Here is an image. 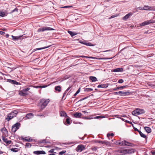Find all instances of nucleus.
<instances>
[{
  "mask_svg": "<svg viewBox=\"0 0 155 155\" xmlns=\"http://www.w3.org/2000/svg\"><path fill=\"white\" fill-rule=\"evenodd\" d=\"M114 95H117L122 96H125L129 95L130 94V93L129 92H123L122 91H119L118 92H116L114 93Z\"/></svg>",
  "mask_w": 155,
  "mask_h": 155,
  "instance_id": "3",
  "label": "nucleus"
},
{
  "mask_svg": "<svg viewBox=\"0 0 155 155\" xmlns=\"http://www.w3.org/2000/svg\"><path fill=\"white\" fill-rule=\"evenodd\" d=\"M34 116L33 114L31 113L27 114L26 115V117L28 119L31 118Z\"/></svg>",
  "mask_w": 155,
  "mask_h": 155,
  "instance_id": "26",
  "label": "nucleus"
},
{
  "mask_svg": "<svg viewBox=\"0 0 155 155\" xmlns=\"http://www.w3.org/2000/svg\"><path fill=\"white\" fill-rule=\"evenodd\" d=\"M5 69L8 71L9 72H11V71H13V70L16 69L15 68L10 67L9 66H5Z\"/></svg>",
  "mask_w": 155,
  "mask_h": 155,
  "instance_id": "17",
  "label": "nucleus"
},
{
  "mask_svg": "<svg viewBox=\"0 0 155 155\" xmlns=\"http://www.w3.org/2000/svg\"><path fill=\"white\" fill-rule=\"evenodd\" d=\"M94 45H95L92 44L91 43H90V42H88V46H94Z\"/></svg>",
  "mask_w": 155,
  "mask_h": 155,
  "instance_id": "50",
  "label": "nucleus"
},
{
  "mask_svg": "<svg viewBox=\"0 0 155 155\" xmlns=\"http://www.w3.org/2000/svg\"><path fill=\"white\" fill-rule=\"evenodd\" d=\"M18 9L17 8H15V9H14V10H12V12H11L12 13H13L15 11L16 12H18Z\"/></svg>",
  "mask_w": 155,
  "mask_h": 155,
  "instance_id": "46",
  "label": "nucleus"
},
{
  "mask_svg": "<svg viewBox=\"0 0 155 155\" xmlns=\"http://www.w3.org/2000/svg\"><path fill=\"white\" fill-rule=\"evenodd\" d=\"M33 153L35 154L39 155V154H46L45 152L43 150L42 151H35L33 152Z\"/></svg>",
  "mask_w": 155,
  "mask_h": 155,
  "instance_id": "13",
  "label": "nucleus"
},
{
  "mask_svg": "<svg viewBox=\"0 0 155 155\" xmlns=\"http://www.w3.org/2000/svg\"><path fill=\"white\" fill-rule=\"evenodd\" d=\"M88 58H91L93 59H97L99 60L101 59H110V58H97L95 57H88Z\"/></svg>",
  "mask_w": 155,
  "mask_h": 155,
  "instance_id": "33",
  "label": "nucleus"
},
{
  "mask_svg": "<svg viewBox=\"0 0 155 155\" xmlns=\"http://www.w3.org/2000/svg\"><path fill=\"white\" fill-rule=\"evenodd\" d=\"M114 143L117 145H119L120 146H123V141L121 142L120 140L115 141Z\"/></svg>",
  "mask_w": 155,
  "mask_h": 155,
  "instance_id": "25",
  "label": "nucleus"
},
{
  "mask_svg": "<svg viewBox=\"0 0 155 155\" xmlns=\"http://www.w3.org/2000/svg\"><path fill=\"white\" fill-rule=\"evenodd\" d=\"M72 7V6H65L61 7V8H71V7Z\"/></svg>",
  "mask_w": 155,
  "mask_h": 155,
  "instance_id": "48",
  "label": "nucleus"
},
{
  "mask_svg": "<svg viewBox=\"0 0 155 155\" xmlns=\"http://www.w3.org/2000/svg\"><path fill=\"white\" fill-rule=\"evenodd\" d=\"M48 47H44L43 48H37L36 49H34V51L37 50H42L43 49L46 48H47Z\"/></svg>",
  "mask_w": 155,
  "mask_h": 155,
  "instance_id": "40",
  "label": "nucleus"
},
{
  "mask_svg": "<svg viewBox=\"0 0 155 155\" xmlns=\"http://www.w3.org/2000/svg\"><path fill=\"white\" fill-rule=\"evenodd\" d=\"M11 151H12L14 152H16L18 151L19 149L18 148H12L10 149Z\"/></svg>",
  "mask_w": 155,
  "mask_h": 155,
  "instance_id": "32",
  "label": "nucleus"
},
{
  "mask_svg": "<svg viewBox=\"0 0 155 155\" xmlns=\"http://www.w3.org/2000/svg\"><path fill=\"white\" fill-rule=\"evenodd\" d=\"M71 88V87H69L67 90L65 91V92H66V93H67V92Z\"/></svg>",
  "mask_w": 155,
  "mask_h": 155,
  "instance_id": "55",
  "label": "nucleus"
},
{
  "mask_svg": "<svg viewBox=\"0 0 155 155\" xmlns=\"http://www.w3.org/2000/svg\"><path fill=\"white\" fill-rule=\"evenodd\" d=\"M2 131L3 133V135L4 136H8V131L7 129L5 127H4L2 130Z\"/></svg>",
  "mask_w": 155,
  "mask_h": 155,
  "instance_id": "21",
  "label": "nucleus"
},
{
  "mask_svg": "<svg viewBox=\"0 0 155 155\" xmlns=\"http://www.w3.org/2000/svg\"><path fill=\"white\" fill-rule=\"evenodd\" d=\"M5 136L2 135V139L5 143L8 144H10L12 143V141L11 140H8L7 138H6Z\"/></svg>",
  "mask_w": 155,
  "mask_h": 155,
  "instance_id": "10",
  "label": "nucleus"
},
{
  "mask_svg": "<svg viewBox=\"0 0 155 155\" xmlns=\"http://www.w3.org/2000/svg\"><path fill=\"white\" fill-rule=\"evenodd\" d=\"M80 57H81L82 58L85 57V58H87V56H77V57L78 58H79Z\"/></svg>",
  "mask_w": 155,
  "mask_h": 155,
  "instance_id": "53",
  "label": "nucleus"
},
{
  "mask_svg": "<svg viewBox=\"0 0 155 155\" xmlns=\"http://www.w3.org/2000/svg\"><path fill=\"white\" fill-rule=\"evenodd\" d=\"M60 116L61 117H68L67 114L64 111H61L60 113Z\"/></svg>",
  "mask_w": 155,
  "mask_h": 155,
  "instance_id": "23",
  "label": "nucleus"
},
{
  "mask_svg": "<svg viewBox=\"0 0 155 155\" xmlns=\"http://www.w3.org/2000/svg\"><path fill=\"white\" fill-rule=\"evenodd\" d=\"M18 113V112L16 110H14L12 112L9 113V114L11 115L12 117V116L13 117H15L17 115V114Z\"/></svg>",
  "mask_w": 155,
  "mask_h": 155,
  "instance_id": "16",
  "label": "nucleus"
},
{
  "mask_svg": "<svg viewBox=\"0 0 155 155\" xmlns=\"http://www.w3.org/2000/svg\"><path fill=\"white\" fill-rule=\"evenodd\" d=\"M125 122L127 123H128L130 124H131L132 123V122H131L127 120H125Z\"/></svg>",
  "mask_w": 155,
  "mask_h": 155,
  "instance_id": "62",
  "label": "nucleus"
},
{
  "mask_svg": "<svg viewBox=\"0 0 155 155\" xmlns=\"http://www.w3.org/2000/svg\"><path fill=\"white\" fill-rule=\"evenodd\" d=\"M55 90L58 91V92H60L61 91V87L59 86H56L55 87Z\"/></svg>",
  "mask_w": 155,
  "mask_h": 155,
  "instance_id": "36",
  "label": "nucleus"
},
{
  "mask_svg": "<svg viewBox=\"0 0 155 155\" xmlns=\"http://www.w3.org/2000/svg\"><path fill=\"white\" fill-rule=\"evenodd\" d=\"M8 81L11 84H14L18 85L19 84V83L15 81L12 80L11 79H8Z\"/></svg>",
  "mask_w": 155,
  "mask_h": 155,
  "instance_id": "22",
  "label": "nucleus"
},
{
  "mask_svg": "<svg viewBox=\"0 0 155 155\" xmlns=\"http://www.w3.org/2000/svg\"><path fill=\"white\" fill-rule=\"evenodd\" d=\"M155 23V20H147L143 22L140 23V26H145L149 25L150 23Z\"/></svg>",
  "mask_w": 155,
  "mask_h": 155,
  "instance_id": "6",
  "label": "nucleus"
},
{
  "mask_svg": "<svg viewBox=\"0 0 155 155\" xmlns=\"http://www.w3.org/2000/svg\"><path fill=\"white\" fill-rule=\"evenodd\" d=\"M5 32L2 31H0V35H3L5 34Z\"/></svg>",
  "mask_w": 155,
  "mask_h": 155,
  "instance_id": "58",
  "label": "nucleus"
},
{
  "mask_svg": "<svg viewBox=\"0 0 155 155\" xmlns=\"http://www.w3.org/2000/svg\"><path fill=\"white\" fill-rule=\"evenodd\" d=\"M138 8L140 10H144V6L143 7H142V8H141V7H139Z\"/></svg>",
  "mask_w": 155,
  "mask_h": 155,
  "instance_id": "57",
  "label": "nucleus"
},
{
  "mask_svg": "<svg viewBox=\"0 0 155 155\" xmlns=\"http://www.w3.org/2000/svg\"><path fill=\"white\" fill-rule=\"evenodd\" d=\"M95 142L101 143L102 144H104L107 145H110V142L106 141L96 140L95 141Z\"/></svg>",
  "mask_w": 155,
  "mask_h": 155,
  "instance_id": "11",
  "label": "nucleus"
},
{
  "mask_svg": "<svg viewBox=\"0 0 155 155\" xmlns=\"http://www.w3.org/2000/svg\"><path fill=\"white\" fill-rule=\"evenodd\" d=\"M48 86L47 85H38V86H34L33 87L34 88H45Z\"/></svg>",
  "mask_w": 155,
  "mask_h": 155,
  "instance_id": "27",
  "label": "nucleus"
},
{
  "mask_svg": "<svg viewBox=\"0 0 155 155\" xmlns=\"http://www.w3.org/2000/svg\"><path fill=\"white\" fill-rule=\"evenodd\" d=\"M145 130L147 133H150L151 132V128L149 127H144Z\"/></svg>",
  "mask_w": 155,
  "mask_h": 155,
  "instance_id": "28",
  "label": "nucleus"
},
{
  "mask_svg": "<svg viewBox=\"0 0 155 155\" xmlns=\"http://www.w3.org/2000/svg\"><path fill=\"white\" fill-rule=\"evenodd\" d=\"M117 16V15H112L110 18H109V19H111L113 18H114Z\"/></svg>",
  "mask_w": 155,
  "mask_h": 155,
  "instance_id": "52",
  "label": "nucleus"
},
{
  "mask_svg": "<svg viewBox=\"0 0 155 155\" xmlns=\"http://www.w3.org/2000/svg\"><path fill=\"white\" fill-rule=\"evenodd\" d=\"M132 15V13H129L126 15L125 16H124L123 18V19L124 20H126L128 18L130 17Z\"/></svg>",
  "mask_w": 155,
  "mask_h": 155,
  "instance_id": "20",
  "label": "nucleus"
},
{
  "mask_svg": "<svg viewBox=\"0 0 155 155\" xmlns=\"http://www.w3.org/2000/svg\"><path fill=\"white\" fill-rule=\"evenodd\" d=\"M50 101L49 99H45L44 98L41 99L38 101V106L41 107V110L44 109Z\"/></svg>",
  "mask_w": 155,
  "mask_h": 155,
  "instance_id": "1",
  "label": "nucleus"
},
{
  "mask_svg": "<svg viewBox=\"0 0 155 155\" xmlns=\"http://www.w3.org/2000/svg\"><path fill=\"white\" fill-rule=\"evenodd\" d=\"M145 113L144 110L143 109L137 108L132 112V114L133 115L137 116L140 114Z\"/></svg>",
  "mask_w": 155,
  "mask_h": 155,
  "instance_id": "2",
  "label": "nucleus"
},
{
  "mask_svg": "<svg viewBox=\"0 0 155 155\" xmlns=\"http://www.w3.org/2000/svg\"><path fill=\"white\" fill-rule=\"evenodd\" d=\"M60 81L57 80V81H55L53 83H56V84H57V83H59V82Z\"/></svg>",
  "mask_w": 155,
  "mask_h": 155,
  "instance_id": "61",
  "label": "nucleus"
},
{
  "mask_svg": "<svg viewBox=\"0 0 155 155\" xmlns=\"http://www.w3.org/2000/svg\"><path fill=\"white\" fill-rule=\"evenodd\" d=\"M123 146H127L130 147H134V144L128 142L125 140L123 141Z\"/></svg>",
  "mask_w": 155,
  "mask_h": 155,
  "instance_id": "9",
  "label": "nucleus"
},
{
  "mask_svg": "<svg viewBox=\"0 0 155 155\" xmlns=\"http://www.w3.org/2000/svg\"><path fill=\"white\" fill-rule=\"evenodd\" d=\"M126 154H131L134 153L135 149L133 148L125 149Z\"/></svg>",
  "mask_w": 155,
  "mask_h": 155,
  "instance_id": "8",
  "label": "nucleus"
},
{
  "mask_svg": "<svg viewBox=\"0 0 155 155\" xmlns=\"http://www.w3.org/2000/svg\"><path fill=\"white\" fill-rule=\"evenodd\" d=\"M66 92H64V93L63 94V97H62V99H63V97H64V96L66 94Z\"/></svg>",
  "mask_w": 155,
  "mask_h": 155,
  "instance_id": "63",
  "label": "nucleus"
},
{
  "mask_svg": "<svg viewBox=\"0 0 155 155\" xmlns=\"http://www.w3.org/2000/svg\"><path fill=\"white\" fill-rule=\"evenodd\" d=\"M23 139L24 140H25L26 141H28V142H30L31 141V140L30 138H29L28 139H26L25 138H23Z\"/></svg>",
  "mask_w": 155,
  "mask_h": 155,
  "instance_id": "47",
  "label": "nucleus"
},
{
  "mask_svg": "<svg viewBox=\"0 0 155 155\" xmlns=\"http://www.w3.org/2000/svg\"><path fill=\"white\" fill-rule=\"evenodd\" d=\"M13 118L12 116V117L11 115H10L8 114L6 119L7 121H8Z\"/></svg>",
  "mask_w": 155,
  "mask_h": 155,
  "instance_id": "35",
  "label": "nucleus"
},
{
  "mask_svg": "<svg viewBox=\"0 0 155 155\" xmlns=\"http://www.w3.org/2000/svg\"><path fill=\"white\" fill-rule=\"evenodd\" d=\"M101 117L100 116H97L95 117L93 115L90 116L89 115H88V119H99Z\"/></svg>",
  "mask_w": 155,
  "mask_h": 155,
  "instance_id": "19",
  "label": "nucleus"
},
{
  "mask_svg": "<svg viewBox=\"0 0 155 155\" xmlns=\"http://www.w3.org/2000/svg\"><path fill=\"white\" fill-rule=\"evenodd\" d=\"M125 149L123 150H119V152L121 153V154H120V155H126V152L125 151Z\"/></svg>",
  "mask_w": 155,
  "mask_h": 155,
  "instance_id": "34",
  "label": "nucleus"
},
{
  "mask_svg": "<svg viewBox=\"0 0 155 155\" xmlns=\"http://www.w3.org/2000/svg\"><path fill=\"white\" fill-rule=\"evenodd\" d=\"M41 143H46L45 140H43L41 141L40 142Z\"/></svg>",
  "mask_w": 155,
  "mask_h": 155,
  "instance_id": "54",
  "label": "nucleus"
},
{
  "mask_svg": "<svg viewBox=\"0 0 155 155\" xmlns=\"http://www.w3.org/2000/svg\"><path fill=\"white\" fill-rule=\"evenodd\" d=\"M7 66H9L10 67V66L12 65V64L10 63H7Z\"/></svg>",
  "mask_w": 155,
  "mask_h": 155,
  "instance_id": "59",
  "label": "nucleus"
},
{
  "mask_svg": "<svg viewBox=\"0 0 155 155\" xmlns=\"http://www.w3.org/2000/svg\"><path fill=\"white\" fill-rule=\"evenodd\" d=\"M5 15V13L4 12H0V16L1 17H4Z\"/></svg>",
  "mask_w": 155,
  "mask_h": 155,
  "instance_id": "42",
  "label": "nucleus"
},
{
  "mask_svg": "<svg viewBox=\"0 0 155 155\" xmlns=\"http://www.w3.org/2000/svg\"><path fill=\"white\" fill-rule=\"evenodd\" d=\"M144 10L149 11H155V6H149L148 5H144Z\"/></svg>",
  "mask_w": 155,
  "mask_h": 155,
  "instance_id": "7",
  "label": "nucleus"
},
{
  "mask_svg": "<svg viewBox=\"0 0 155 155\" xmlns=\"http://www.w3.org/2000/svg\"><path fill=\"white\" fill-rule=\"evenodd\" d=\"M133 128L134 130L135 131H137L138 132H139L140 131V130H138L137 128L134 127V126H133Z\"/></svg>",
  "mask_w": 155,
  "mask_h": 155,
  "instance_id": "45",
  "label": "nucleus"
},
{
  "mask_svg": "<svg viewBox=\"0 0 155 155\" xmlns=\"http://www.w3.org/2000/svg\"><path fill=\"white\" fill-rule=\"evenodd\" d=\"M127 87V86H121L120 87H115L113 89V91H115L118 90L119 89H123L125 88L126 87Z\"/></svg>",
  "mask_w": 155,
  "mask_h": 155,
  "instance_id": "24",
  "label": "nucleus"
},
{
  "mask_svg": "<svg viewBox=\"0 0 155 155\" xmlns=\"http://www.w3.org/2000/svg\"><path fill=\"white\" fill-rule=\"evenodd\" d=\"M124 71V69L121 68H118L112 69V72H122Z\"/></svg>",
  "mask_w": 155,
  "mask_h": 155,
  "instance_id": "14",
  "label": "nucleus"
},
{
  "mask_svg": "<svg viewBox=\"0 0 155 155\" xmlns=\"http://www.w3.org/2000/svg\"><path fill=\"white\" fill-rule=\"evenodd\" d=\"M151 153L152 154V155H155V152L151 151Z\"/></svg>",
  "mask_w": 155,
  "mask_h": 155,
  "instance_id": "64",
  "label": "nucleus"
},
{
  "mask_svg": "<svg viewBox=\"0 0 155 155\" xmlns=\"http://www.w3.org/2000/svg\"><path fill=\"white\" fill-rule=\"evenodd\" d=\"M84 149V147L82 145H80L78 146L76 148V150L78 152H81Z\"/></svg>",
  "mask_w": 155,
  "mask_h": 155,
  "instance_id": "12",
  "label": "nucleus"
},
{
  "mask_svg": "<svg viewBox=\"0 0 155 155\" xmlns=\"http://www.w3.org/2000/svg\"><path fill=\"white\" fill-rule=\"evenodd\" d=\"M82 114L80 113L77 112L74 114V117L76 118H81L82 116Z\"/></svg>",
  "mask_w": 155,
  "mask_h": 155,
  "instance_id": "15",
  "label": "nucleus"
},
{
  "mask_svg": "<svg viewBox=\"0 0 155 155\" xmlns=\"http://www.w3.org/2000/svg\"><path fill=\"white\" fill-rule=\"evenodd\" d=\"M66 152V151H62L60 152L59 153V155H63Z\"/></svg>",
  "mask_w": 155,
  "mask_h": 155,
  "instance_id": "43",
  "label": "nucleus"
},
{
  "mask_svg": "<svg viewBox=\"0 0 155 155\" xmlns=\"http://www.w3.org/2000/svg\"><path fill=\"white\" fill-rule=\"evenodd\" d=\"M71 124V123L70 121V118L68 117V118L66 119V121L65 122L64 124L66 125H70Z\"/></svg>",
  "mask_w": 155,
  "mask_h": 155,
  "instance_id": "31",
  "label": "nucleus"
},
{
  "mask_svg": "<svg viewBox=\"0 0 155 155\" xmlns=\"http://www.w3.org/2000/svg\"><path fill=\"white\" fill-rule=\"evenodd\" d=\"M68 32L71 35V37H73L76 35V34L74 33L71 31H68Z\"/></svg>",
  "mask_w": 155,
  "mask_h": 155,
  "instance_id": "37",
  "label": "nucleus"
},
{
  "mask_svg": "<svg viewBox=\"0 0 155 155\" xmlns=\"http://www.w3.org/2000/svg\"><path fill=\"white\" fill-rule=\"evenodd\" d=\"M124 82V80L122 79H120L118 81V82L119 83H122Z\"/></svg>",
  "mask_w": 155,
  "mask_h": 155,
  "instance_id": "49",
  "label": "nucleus"
},
{
  "mask_svg": "<svg viewBox=\"0 0 155 155\" xmlns=\"http://www.w3.org/2000/svg\"><path fill=\"white\" fill-rule=\"evenodd\" d=\"M80 88H79V89L77 90V92H76V93L78 94V93H79V92H80Z\"/></svg>",
  "mask_w": 155,
  "mask_h": 155,
  "instance_id": "60",
  "label": "nucleus"
},
{
  "mask_svg": "<svg viewBox=\"0 0 155 155\" xmlns=\"http://www.w3.org/2000/svg\"><path fill=\"white\" fill-rule=\"evenodd\" d=\"M21 125L20 123L17 122L13 125L12 127L11 131L13 133H15Z\"/></svg>",
  "mask_w": 155,
  "mask_h": 155,
  "instance_id": "4",
  "label": "nucleus"
},
{
  "mask_svg": "<svg viewBox=\"0 0 155 155\" xmlns=\"http://www.w3.org/2000/svg\"><path fill=\"white\" fill-rule=\"evenodd\" d=\"M54 29L50 27L44 26L42 28H39L38 31L39 32L44 31H45L53 30Z\"/></svg>",
  "mask_w": 155,
  "mask_h": 155,
  "instance_id": "5",
  "label": "nucleus"
},
{
  "mask_svg": "<svg viewBox=\"0 0 155 155\" xmlns=\"http://www.w3.org/2000/svg\"><path fill=\"white\" fill-rule=\"evenodd\" d=\"M108 85L107 84H101L98 85L97 87L98 88H106L108 87Z\"/></svg>",
  "mask_w": 155,
  "mask_h": 155,
  "instance_id": "18",
  "label": "nucleus"
},
{
  "mask_svg": "<svg viewBox=\"0 0 155 155\" xmlns=\"http://www.w3.org/2000/svg\"><path fill=\"white\" fill-rule=\"evenodd\" d=\"M30 88L29 87H27L23 89L22 91H23L24 92H26L27 91H28L30 90Z\"/></svg>",
  "mask_w": 155,
  "mask_h": 155,
  "instance_id": "39",
  "label": "nucleus"
},
{
  "mask_svg": "<svg viewBox=\"0 0 155 155\" xmlns=\"http://www.w3.org/2000/svg\"><path fill=\"white\" fill-rule=\"evenodd\" d=\"M114 136V134L113 133L111 134L108 133L107 134V137L110 139V136H111V137H113Z\"/></svg>",
  "mask_w": 155,
  "mask_h": 155,
  "instance_id": "38",
  "label": "nucleus"
},
{
  "mask_svg": "<svg viewBox=\"0 0 155 155\" xmlns=\"http://www.w3.org/2000/svg\"><path fill=\"white\" fill-rule=\"evenodd\" d=\"M138 132L141 137L145 138L146 139L147 138V137L144 134H143L140 130Z\"/></svg>",
  "mask_w": 155,
  "mask_h": 155,
  "instance_id": "30",
  "label": "nucleus"
},
{
  "mask_svg": "<svg viewBox=\"0 0 155 155\" xmlns=\"http://www.w3.org/2000/svg\"><path fill=\"white\" fill-rule=\"evenodd\" d=\"M90 81H92V82L95 81H97V78H89Z\"/></svg>",
  "mask_w": 155,
  "mask_h": 155,
  "instance_id": "41",
  "label": "nucleus"
},
{
  "mask_svg": "<svg viewBox=\"0 0 155 155\" xmlns=\"http://www.w3.org/2000/svg\"><path fill=\"white\" fill-rule=\"evenodd\" d=\"M54 149H51L50 150H49L48 152L50 153H54Z\"/></svg>",
  "mask_w": 155,
  "mask_h": 155,
  "instance_id": "51",
  "label": "nucleus"
},
{
  "mask_svg": "<svg viewBox=\"0 0 155 155\" xmlns=\"http://www.w3.org/2000/svg\"><path fill=\"white\" fill-rule=\"evenodd\" d=\"M22 36V35L20 36H14L12 35V39L15 40H18Z\"/></svg>",
  "mask_w": 155,
  "mask_h": 155,
  "instance_id": "29",
  "label": "nucleus"
},
{
  "mask_svg": "<svg viewBox=\"0 0 155 155\" xmlns=\"http://www.w3.org/2000/svg\"><path fill=\"white\" fill-rule=\"evenodd\" d=\"M93 91V89L91 88H88V92H90Z\"/></svg>",
  "mask_w": 155,
  "mask_h": 155,
  "instance_id": "56",
  "label": "nucleus"
},
{
  "mask_svg": "<svg viewBox=\"0 0 155 155\" xmlns=\"http://www.w3.org/2000/svg\"><path fill=\"white\" fill-rule=\"evenodd\" d=\"M31 145L29 143H26L25 146L27 147H31Z\"/></svg>",
  "mask_w": 155,
  "mask_h": 155,
  "instance_id": "44",
  "label": "nucleus"
}]
</instances>
